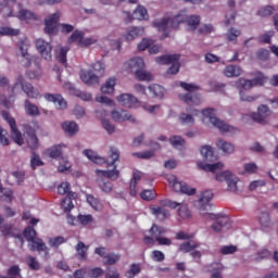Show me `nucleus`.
I'll return each instance as SVG.
<instances>
[{
  "label": "nucleus",
  "instance_id": "f257e3e1",
  "mask_svg": "<svg viewBox=\"0 0 278 278\" xmlns=\"http://www.w3.org/2000/svg\"><path fill=\"white\" fill-rule=\"evenodd\" d=\"M181 23L187 25V29L189 31H194V29L201 25V16L187 15L186 12L180 11L173 17H164L162 20L154 21L153 26L156 27L159 31H163L162 40H164V38H168L170 36L168 26H170L172 29H178Z\"/></svg>",
  "mask_w": 278,
  "mask_h": 278
},
{
  "label": "nucleus",
  "instance_id": "f03ea898",
  "mask_svg": "<svg viewBox=\"0 0 278 278\" xmlns=\"http://www.w3.org/2000/svg\"><path fill=\"white\" fill-rule=\"evenodd\" d=\"M212 199H214V192H212V190L203 191L198 200V207L200 210V214L204 216V218L215 220L211 227L213 231L220 233L223 228L229 225V216L225 214L205 213L206 210H210L211 207L210 201H212Z\"/></svg>",
  "mask_w": 278,
  "mask_h": 278
},
{
  "label": "nucleus",
  "instance_id": "7ed1b4c3",
  "mask_svg": "<svg viewBox=\"0 0 278 278\" xmlns=\"http://www.w3.org/2000/svg\"><path fill=\"white\" fill-rule=\"evenodd\" d=\"M110 157L112 160L111 163H108V168L110 166H113V169L103 170V169H96V175L99 177L98 179V186L102 190V192L110 193V191L113 189V185L109 179H112L113 181H116L118 179L121 172H118V165L116 162L121 160V152L118 149L111 147L110 148ZM106 177L108 179L103 178Z\"/></svg>",
  "mask_w": 278,
  "mask_h": 278
},
{
  "label": "nucleus",
  "instance_id": "20e7f679",
  "mask_svg": "<svg viewBox=\"0 0 278 278\" xmlns=\"http://www.w3.org/2000/svg\"><path fill=\"white\" fill-rule=\"evenodd\" d=\"M38 233L36 232V229L31 226H27L24 229V238L27 240V242H31L30 244V251H37L38 253H45V258L49 260V248L42 241V239L37 238Z\"/></svg>",
  "mask_w": 278,
  "mask_h": 278
},
{
  "label": "nucleus",
  "instance_id": "39448f33",
  "mask_svg": "<svg viewBox=\"0 0 278 278\" xmlns=\"http://www.w3.org/2000/svg\"><path fill=\"white\" fill-rule=\"evenodd\" d=\"M179 86L180 88H182V90H186V92H188L179 94L180 101H184V103H187V105L201 104V96L194 93L197 92V90H200L201 87H199L197 84H188L186 81H180Z\"/></svg>",
  "mask_w": 278,
  "mask_h": 278
},
{
  "label": "nucleus",
  "instance_id": "423d86ee",
  "mask_svg": "<svg viewBox=\"0 0 278 278\" xmlns=\"http://www.w3.org/2000/svg\"><path fill=\"white\" fill-rule=\"evenodd\" d=\"M103 73H105V65L98 61L92 65V71H83L80 73V79L87 86H96V84H99V77H102Z\"/></svg>",
  "mask_w": 278,
  "mask_h": 278
},
{
  "label": "nucleus",
  "instance_id": "0eeeda50",
  "mask_svg": "<svg viewBox=\"0 0 278 278\" xmlns=\"http://www.w3.org/2000/svg\"><path fill=\"white\" fill-rule=\"evenodd\" d=\"M17 55L23 58L22 62H24L25 68H30L31 64H35L37 68H40V59L31 56V54H29V40H27V38L21 39L17 43Z\"/></svg>",
  "mask_w": 278,
  "mask_h": 278
},
{
  "label": "nucleus",
  "instance_id": "6e6552de",
  "mask_svg": "<svg viewBox=\"0 0 278 278\" xmlns=\"http://www.w3.org/2000/svg\"><path fill=\"white\" fill-rule=\"evenodd\" d=\"M202 116L204 117L203 121H210L213 124V127H216L223 134H227V131H231V126L226 124L225 122L220 121L216 117V110L215 109H204L202 110Z\"/></svg>",
  "mask_w": 278,
  "mask_h": 278
},
{
  "label": "nucleus",
  "instance_id": "1a4fd4ad",
  "mask_svg": "<svg viewBox=\"0 0 278 278\" xmlns=\"http://www.w3.org/2000/svg\"><path fill=\"white\" fill-rule=\"evenodd\" d=\"M59 194H67L62 201L61 206L63 207L64 212H71L75 205L73 204V199H75V192L71 191V184L68 182H61L58 187Z\"/></svg>",
  "mask_w": 278,
  "mask_h": 278
},
{
  "label": "nucleus",
  "instance_id": "9d476101",
  "mask_svg": "<svg viewBox=\"0 0 278 278\" xmlns=\"http://www.w3.org/2000/svg\"><path fill=\"white\" fill-rule=\"evenodd\" d=\"M161 205H164V207H170V210H177L178 207V216H180L182 218V220H188L190 218H192V212L190 211V208H188V204H186L185 202H176L173 200H162Z\"/></svg>",
  "mask_w": 278,
  "mask_h": 278
},
{
  "label": "nucleus",
  "instance_id": "9b49d317",
  "mask_svg": "<svg viewBox=\"0 0 278 278\" xmlns=\"http://www.w3.org/2000/svg\"><path fill=\"white\" fill-rule=\"evenodd\" d=\"M236 89L239 90L240 101H247L248 103H253V101H257L260 97L257 96H247L243 90H251L253 87V81L247 78H239L235 83Z\"/></svg>",
  "mask_w": 278,
  "mask_h": 278
},
{
  "label": "nucleus",
  "instance_id": "f8f14e48",
  "mask_svg": "<svg viewBox=\"0 0 278 278\" xmlns=\"http://www.w3.org/2000/svg\"><path fill=\"white\" fill-rule=\"evenodd\" d=\"M86 34L83 30H75L71 37L68 38V42L73 43L76 42L77 47L80 49H86L88 47H92V45H97L98 39L94 37H87L84 38Z\"/></svg>",
  "mask_w": 278,
  "mask_h": 278
},
{
  "label": "nucleus",
  "instance_id": "ddd939ff",
  "mask_svg": "<svg viewBox=\"0 0 278 278\" xmlns=\"http://www.w3.org/2000/svg\"><path fill=\"white\" fill-rule=\"evenodd\" d=\"M179 54H164L155 59L156 64H172L168 68V75H177L179 73Z\"/></svg>",
  "mask_w": 278,
  "mask_h": 278
},
{
  "label": "nucleus",
  "instance_id": "4468645a",
  "mask_svg": "<svg viewBox=\"0 0 278 278\" xmlns=\"http://www.w3.org/2000/svg\"><path fill=\"white\" fill-rule=\"evenodd\" d=\"M2 116L4 121H7L8 125L11 127V138L14 140L16 144L23 146V134H21V130L16 127V119L14 117L10 116V113L8 111L2 112Z\"/></svg>",
  "mask_w": 278,
  "mask_h": 278
},
{
  "label": "nucleus",
  "instance_id": "2eb2a0df",
  "mask_svg": "<svg viewBox=\"0 0 278 278\" xmlns=\"http://www.w3.org/2000/svg\"><path fill=\"white\" fill-rule=\"evenodd\" d=\"M24 136L26 139V144L29 150L34 153L38 147H40V141L38 140V136L36 135V128L26 125L24 127Z\"/></svg>",
  "mask_w": 278,
  "mask_h": 278
},
{
  "label": "nucleus",
  "instance_id": "dca6fc26",
  "mask_svg": "<svg viewBox=\"0 0 278 278\" xmlns=\"http://www.w3.org/2000/svg\"><path fill=\"white\" fill-rule=\"evenodd\" d=\"M270 114H273L270 108H268V105L261 104L257 108V112L252 113V119L260 125H266V123H268V116H270Z\"/></svg>",
  "mask_w": 278,
  "mask_h": 278
},
{
  "label": "nucleus",
  "instance_id": "f3484780",
  "mask_svg": "<svg viewBox=\"0 0 278 278\" xmlns=\"http://www.w3.org/2000/svg\"><path fill=\"white\" fill-rule=\"evenodd\" d=\"M35 47L40 53L41 58H43V60L49 61L53 58V55L51 54V51H53V47H51V43L47 42L45 39H37L35 41Z\"/></svg>",
  "mask_w": 278,
  "mask_h": 278
},
{
  "label": "nucleus",
  "instance_id": "a211bd4d",
  "mask_svg": "<svg viewBox=\"0 0 278 278\" xmlns=\"http://www.w3.org/2000/svg\"><path fill=\"white\" fill-rule=\"evenodd\" d=\"M166 231V228L159 226L157 224H153L149 230L152 237L146 236L143 238V242L146 244H153L159 238H162Z\"/></svg>",
  "mask_w": 278,
  "mask_h": 278
},
{
  "label": "nucleus",
  "instance_id": "6ab92c4d",
  "mask_svg": "<svg viewBox=\"0 0 278 278\" xmlns=\"http://www.w3.org/2000/svg\"><path fill=\"white\" fill-rule=\"evenodd\" d=\"M60 21V12H55L46 18L45 22V33L49 34V36H55L58 34V22Z\"/></svg>",
  "mask_w": 278,
  "mask_h": 278
},
{
  "label": "nucleus",
  "instance_id": "aec40b11",
  "mask_svg": "<svg viewBox=\"0 0 278 278\" xmlns=\"http://www.w3.org/2000/svg\"><path fill=\"white\" fill-rule=\"evenodd\" d=\"M172 181H173V188L175 192H181V194H188V197H192L193 194H197V189L191 188L186 182L177 181V177L172 176Z\"/></svg>",
  "mask_w": 278,
  "mask_h": 278
},
{
  "label": "nucleus",
  "instance_id": "412c9836",
  "mask_svg": "<svg viewBox=\"0 0 278 278\" xmlns=\"http://www.w3.org/2000/svg\"><path fill=\"white\" fill-rule=\"evenodd\" d=\"M127 18L125 20L126 23H131V21H147L149 18V13L147 9L142 5L137 7L134 11L132 16L131 13L125 12Z\"/></svg>",
  "mask_w": 278,
  "mask_h": 278
},
{
  "label": "nucleus",
  "instance_id": "4be33fe9",
  "mask_svg": "<svg viewBox=\"0 0 278 278\" xmlns=\"http://www.w3.org/2000/svg\"><path fill=\"white\" fill-rule=\"evenodd\" d=\"M126 68L129 73L136 75L138 71L144 70V60L140 56H136L126 62Z\"/></svg>",
  "mask_w": 278,
  "mask_h": 278
},
{
  "label": "nucleus",
  "instance_id": "5701e85b",
  "mask_svg": "<svg viewBox=\"0 0 278 278\" xmlns=\"http://www.w3.org/2000/svg\"><path fill=\"white\" fill-rule=\"evenodd\" d=\"M111 116L115 123H125V121H130V123H136V118L129 112L121 109V110H114L111 113Z\"/></svg>",
  "mask_w": 278,
  "mask_h": 278
},
{
  "label": "nucleus",
  "instance_id": "b1692460",
  "mask_svg": "<svg viewBox=\"0 0 278 278\" xmlns=\"http://www.w3.org/2000/svg\"><path fill=\"white\" fill-rule=\"evenodd\" d=\"M116 101L119 105H123V108H136V105H138V98L130 93H122L116 98Z\"/></svg>",
  "mask_w": 278,
  "mask_h": 278
},
{
  "label": "nucleus",
  "instance_id": "393cba45",
  "mask_svg": "<svg viewBox=\"0 0 278 278\" xmlns=\"http://www.w3.org/2000/svg\"><path fill=\"white\" fill-rule=\"evenodd\" d=\"M43 97L46 101L54 103L55 108L59 110H66L67 103L66 100L63 99L62 94L46 93Z\"/></svg>",
  "mask_w": 278,
  "mask_h": 278
},
{
  "label": "nucleus",
  "instance_id": "a878e982",
  "mask_svg": "<svg viewBox=\"0 0 278 278\" xmlns=\"http://www.w3.org/2000/svg\"><path fill=\"white\" fill-rule=\"evenodd\" d=\"M150 212L155 216L156 220H166L168 216H170V212L166 210L164 206H150Z\"/></svg>",
  "mask_w": 278,
  "mask_h": 278
},
{
  "label": "nucleus",
  "instance_id": "bb28decb",
  "mask_svg": "<svg viewBox=\"0 0 278 278\" xmlns=\"http://www.w3.org/2000/svg\"><path fill=\"white\" fill-rule=\"evenodd\" d=\"M23 86H25V77L23 75H18L15 78L14 85L8 88L9 92H11V97H16V94H21V92H23Z\"/></svg>",
  "mask_w": 278,
  "mask_h": 278
},
{
  "label": "nucleus",
  "instance_id": "cd10ccee",
  "mask_svg": "<svg viewBox=\"0 0 278 278\" xmlns=\"http://www.w3.org/2000/svg\"><path fill=\"white\" fill-rule=\"evenodd\" d=\"M200 153L205 162H216V160H218V156H216L211 146H202Z\"/></svg>",
  "mask_w": 278,
  "mask_h": 278
},
{
  "label": "nucleus",
  "instance_id": "c85d7f7f",
  "mask_svg": "<svg viewBox=\"0 0 278 278\" xmlns=\"http://www.w3.org/2000/svg\"><path fill=\"white\" fill-rule=\"evenodd\" d=\"M23 92L28 99H38L40 97V91L31 83H24Z\"/></svg>",
  "mask_w": 278,
  "mask_h": 278
},
{
  "label": "nucleus",
  "instance_id": "c756f323",
  "mask_svg": "<svg viewBox=\"0 0 278 278\" xmlns=\"http://www.w3.org/2000/svg\"><path fill=\"white\" fill-rule=\"evenodd\" d=\"M216 147L219 149V151H223L226 155H231L233 151H236V147L231 142H227L223 139H218L216 141Z\"/></svg>",
  "mask_w": 278,
  "mask_h": 278
},
{
  "label": "nucleus",
  "instance_id": "7c9ffc66",
  "mask_svg": "<svg viewBox=\"0 0 278 278\" xmlns=\"http://www.w3.org/2000/svg\"><path fill=\"white\" fill-rule=\"evenodd\" d=\"M24 110L27 116H33L34 118H36V116H40V109L29 100L24 101Z\"/></svg>",
  "mask_w": 278,
  "mask_h": 278
},
{
  "label": "nucleus",
  "instance_id": "2f4dec72",
  "mask_svg": "<svg viewBox=\"0 0 278 278\" xmlns=\"http://www.w3.org/2000/svg\"><path fill=\"white\" fill-rule=\"evenodd\" d=\"M224 75L226 77H240V75H242V67L238 65H227L224 68Z\"/></svg>",
  "mask_w": 278,
  "mask_h": 278
},
{
  "label": "nucleus",
  "instance_id": "473e14b6",
  "mask_svg": "<svg viewBox=\"0 0 278 278\" xmlns=\"http://www.w3.org/2000/svg\"><path fill=\"white\" fill-rule=\"evenodd\" d=\"M140 179H142V174L140 172H135L132 175V179L130 180V197H137L138 195V191L136 190L137 186H138V181H140Z\"/></svg>",
  "mask_w": 278,
  "mask_h": 278
},
{
  "label": "nucleus",
  "instance_id": "72a5a7b5",
  "mask_svg": "<svg viewBox=\"0 0 278 278\" xmlns=\"http://www.w3.org/2000/svg\"><path fill=\"white\" fill-rule=\"evenodd\" d=\"M62 129L65 134H68V136H75V134L79 131V126L75 122H64L62 124Z\"/></svg>",
  "mask_w": 278,
  "mask_h": 278
},
{
  "label": "nucleus",
  "instance_id": "f704fd0d",
  "mask_svg": "<svg viewBox=\"0 0 278 278\" xmlns=\"http://www.w3.org/2000/svg\"><path fill=\"white\" fill-rule=\"evenodd\" d=\"M144 34V28L132 27L125 35L124 38L128 41L136 40L138 36H142Z\"/></svg>",
  "mask_w": 278,
  "mask_h": 278
},
{
  "label": "nucleus",
  "instance_id": "c9c22d12",
  "mask_svg": "<svg viewBox=\"0 0 278 278\" xmlns=\"http://www.w3.org/2000/svg\"><path fill=\"white\" fill-rule=\"evenodd\" d=\"M199 168H202V170H205L206 173H215L217 170H222L224 164L220 162L214 163V164H202L198 163Z\"/></svg>",
  "mask_w": 278,
  "mask_h": 278
},
{
  "label": "nucleus",
  "instance_id": "e433bc0d",
  "mask_svg": "<svg viewBox=\"0 0 278 278\" xmlns=\"http://www.w3.org/2000/svg\"><path fill=\"white\" fill-rule=\"evenodd\" d=\"M84 155L93 162V164H105V159L97 155V152L92 150H84Z\"/></svg>",
  "mask_w": 278,
  "mask_h": 278
},
{
  "label": "nucleus",
  "instance_id": "4c0bfd02",
  "mask_svg": "<svg viewBox=\"0 0 278 278\" xmlns=\"http://www.w3.org/2000/svg\"><path fill=\"white\" fill-rule=\"evenodd\" d=\"M142 273V267L140 266V263H132L129 266V269L126 271L125 277L126 278H134L137 275H140Z\"/></svg>",
  "mask_w": 278,
  "mask_h": 278
},
{
  "label": "nucleus",
  "instance_id": "58836bf2",
  "mask_svg": "<svg viewBox=\"0 0 278 278\" xmlns=\"http://www.w3.org/2000/svg\"><path fill=\"white\" fill-rule=\"evenodd\" d=\"M115 86L116 79L114 77L109 78L106 83L101 87V92H103V94H112V92H114Z\"/></svg>",
  "mask_w": 278,
  "mask_h": 278
},
{
  "label": "nucleus",
  "instance_id": "ea45409f",
  "mask_svg": "<svg viewBox=\"0 0 278 278\" xmlns=\"http://www.w3.org/2000/svg\"><path fill=\"white\" fill-rule=\"evenodd\" d=\"M194 249H199V243L192 242V241H187L180 244L178 251L180 253H190L191 251H194Z\"/></svg>",
  "mask_w": 278,
  "mask_h": 278
},
{
  "label": "nucleus",
  "instance_id": "a19ab883",
  "mask_svg": "<svg viewBox=\"0 0 278 278\" xmlns=\"http://www.w3.org/2000/svg\"><path fill=\"white\" fill-rule=\"evenodd\" d=\"M258 223H260L261 227H263V229L270 227V225H271L270 213H268V212L261 213L258 216Z\"/></svg>",
  "mask_w": 278,
  "mask_h": 278
},
{
  "label": "nucleus",
  "instance_id": "79ce46f5",
  "mask_svg": "<svg viewBox=\"0 0 278 278\" xmlns=\"http://www.w3.org/2000/svg\"><path fill=\"white\" fill-rule=\"evenodd\" d=\"M136 79H138V81H153V76L151 75V73L144 71V70H139L136 74H135Z\"/></svg>",
  "mask_w": 278,
  "mask_h": 278
},
{
  "label": "nucleus",
  "instance_id": "37998d69",
  "mask_svg": "<svg viewBox=\"0 0 278 278\" xmlns=\"http://www.w3.org/2000/svg\"><path fill=\"white\" fill-rule=\"evenodd\" d=\"M17 18H20V21H36V14L28 10L22 9L17 14Z\"/></svg>",
  "mask_w": 278,
  "mask_h": 278
},
{
  "label": "nucleus",
  "instance_id": "c03bdc74",
  "mask_svg": "<svg viewBox=\"0 0 278 278\" xmlns=\"http://www.w3.org/2000/svg\"><path fill=\"white\" fill-rule=\"evenodd\" d=\"M76 251L78 254V260L86 261L87 260V252H88V247L81 241H79L76 245Z\"/></svg>",
  "mask_w": 278,
  "mask_h": 278
},
{
  "label": "nucleus",
  "instance_id": "a18cd8bd",
  "mask_svg": "<svg viewBox=\"0 0 278 278\" xmlns=\"http://www.w3.org/2000/svg\"><path fill=\"white\" fill-rule=\"evenodd\" d=\"M49 157L53 160H58V157H62V147L61 146H53L47 150Z\"/></svg>",
  "mask_w": 278,
  "mask_h": 278
},
{
  "label": "nucleus",
  "instance_id": "49530a36",
  "mask_svg": "<svg viewBox=\"0 0 278 278\" xmlns=\"http://www.w3.org/2000/svg\"><path fill=\"white\" fill-rule=\"evenodd\" d=\"M119 261L121 254L109 253L104 258V264H106L108 266H114V264H117V262Z\"/></svg>",
  "mask_w": 278,
  "mask_h": 278
},
{
  "label": "nucleus",
  "instance_id": "de8ad7c7",
  "mask_svg": "<svg viewBox=\"0 0 278 278\" xmlns=\"http://www.w3.org/2000/svg\"><path fill=\"white\" fill-rule=\"evenodd\" d=\"M273 253L268 249H262L256 253L255 262H262L263 260H270Z\"/></svg>",
  "mask_w": 278,
  "mask_h": 278
},
{
  "label": "nucleus",
  "instance_id": "09e8293b",
  "mask_svg": "<svg viewBox=\"0 0 278 278\" xmlns=\"http://www.w3.org/2000/svg\"><path fill=\"white\" fill-rule=\"evenodd\" d=\"M149 90L153 94V97H157L159 99H162V97H164V87L160 85H151L149 87Z\"/></svg>",
  "mask_w": 278,
  "mask_h": 278
},
{
  "label": "nucleus",
  "instance_id": "8fccbe9b",
  "mask_svg": "<svg viewBox=\"0 0 278 278\" xmlns=\"http://www.w3.org/2000/svg\"><path fill=\"white\" fill-rule=\"evenodd\" d=\"M227 186L228 192H238V177L232 174L227 181Z\"/></svg>",
  "mask_w": 278,
  "mask_h": 278
},
{
  "label": "nucleus",
  "instance_id": "3c124183",
  "mask_svg": "<svg viewBox=\"0 0 278 278\" xmlns=\"http://www.w3.org/2000/svg\"><path fill=\"white\" fill-rule=\"evenodd\" d=\"M21 34V30L14 29L8 26H1L0 27V36H18Z\"/></svg>",
  "mask_w": 278,
  "mask_h": 278
},
{
  "label": "nucleus",
  "instance_id": "603ef678",
  "mask_svg": "<svg viewBox=\"0 0 278 278\" xmlns=\"http://www.w3.org/2000/svg\"><path fill=\"white\" fill-rule=\"evenodd\" d=\"M33 156L30 159V166L33 170H36L38 166H45V162L40 160V155L36 154V152H31Z\"/></svg>",
  "mask_w": 278,
  "mask_h": 278
},
{
  "label": "nucleus",
  "instance_id": "864d4df0",
  "mask_svg": "<svg viewBox=\"0 0 278 278\" xmlns=\"http://www.w3.org/2000/svg\"><path fill=\"white\" fill-rule=\"evenodd\" d=\"M48 242L50 247H53V249H60L61 244H64V242H66V239H64V237L62 236H59L50 238Z\"/></svg>",
  "mask_w": 278,
  "mask_h": 278
},
{
  "label": "nucleus",
  "instance_id": "5fc2aeb1",
  "mask_svg": "<svg viewBox=\"0 0 278 278\" xmlns=\"http://www.w3.org/2000/svg\"><path fill=\"white\" fill-rule=\"evenodd\" d=\"M252 86L255 88V86H264L266 84V77L264 73L257 72L256 77L251 79Z\"/></svg>",
  "mask_w": 278,
  "mask_h": 278
},
{
  "label": "nucleus",
  "instance_id": "6e6d98bb",
  "mask_svg": "<svg viewBox=\"0 0 278 278\" xmlns=\"http://www.w3.org/2000/svg\"><path fill=\"white\" fill-rule=\"evenodd\" d=\"M169 142L174 149H179V147H184L186 144V140L180 136H173L169 138Z\"/></svg>",
  "mask_w": 278,
  "mask_h": 278
},
{
  "label": "nucleus",
  "instance_id": "4d7b16f0",
  "mask_svg": "<svg viewBox=\"0 0 278 278\" xmlns=\"http://www.w3.org/2000/svg\"><path fill=\"white\" fill-rule=\"evenodd\" d=\"M8 278H18L21 277V267L18 265L11 266L7 271Z\"/></svg>",
  "mask_w": 278,
  "mask_h": 278
},
{
  "label": "nucleus",
  "instance_id": "13d9d810",
  "mask_svg": "<svg viewBox=\"0 0 278 278\" xmlns=\"http://www.w3.org/2000/svg\"><path fill=\"white\" fill-rule=\"evenodd\" d=\"M240 34H242L240 30H238V29L231 27V28L227 31L226 36H227L229 42H238V36H240Z\"/></svg>",
  "mask_w": 278,
  "mask_h": 278
},
{
  "label": "nucleus",
  "instance_id": "bf43d9fd",
  "mask_svg": "<svg viewBox=\"0 0 278 278\" xmlns=\"http://www.w3.org/2000/svg\"><path fill=\"white\" fill-rule=\"evenodd\" d=\"M238 252V245H224L219 249V253L222 255H233V253Z\"/></svg>",
  "mask_w": 278,
  "mask_h": 278
},
{
  "label": "nucleus",
  "instance_id": "052dcab7",
  "mask_svg": "<svg viewBox=\"0 0 278 278\" xmlns=\"http://www.w3.org/2000/svg\"><path fill=\"white\" fill-rule=\"evenodd\" d=\"M26 262L30 270H38L40 268V263L31 255L26 257Z\"/></svg>",
  "mask_w": 278,
  "mask_h": 278
},
{
  "label": "nucleus",
  "instance_id": "680f3d73",
  "mask_svg": "<svg viewBox=\"0 0 278 278\" xmlns=\"http://www.w3.org/2000/svg\"><path fill=\"white\" fill-rule=\"evenodd\" d=\"M71 162L68 160L61 157L60 159V165L58 167L59 173H66V170H71Z\"/></svg>",
  "mask_w": 278,
  "mask_h": 278
},
{
  "label": "nucleus",
  "instance_id": "e2e57ef3",
  "mask_svg": "<svg viewBox=\"0 0 278 278\" xmlns=\"http://www.w3.org/2000/svg\"><path fill=\"white\" fill-rule=\"evenodd\" d=\"M152 45H155L154 40L143 38L141 42L138 45V51H147V49H150Z\"/></svg>",
  "mask_w": 278,
  "mask_h": 278
},
{
  "label": "nucleus",
  "instance_id": "0e129e2a",
  "mask_svg": "<svg viewBox=\"0 0 278 278\" xmlns=\"http://www.w3.org/2000/svg\"><path fill=\"white\" fill-rule=\"evenodd\" d=\"M86 199L87 203H89V205H91L93 210H99V207H101V202L99 201V199L94 198V195L87 194Z\"/></svg>",
  "mask_w": 278,
  "mask_h": 278
},
{
  "label": "nucleus",
  "instance_id": "69168bd1",
  "mask_svg": "<svg viewBox=\"0 0 278 278\" xmlns=\"http://www.w3.org/2000/svg\"><path fill=\"white\" fill-rule=\"evenodd\" d=\"M273 12H275V8L273 5H267L265 8L260 9L257 15L266 18V16H271Z\"/></svg>",
  "mask_w": 278,
  "mask_h": 278
},
{
  "label": "nucleus",
  "instance_id": "338daca9",
  "mask_svg": "<svg viewBox=\"0 0 278 278\" xmlns=\"http://www.w3.org/2000/svg\"><path fill=\"white\" fill-rule=\"evenodd\" d=\"M140 197L143 201H153V199L156 197V193L153 190H143L140 193Z\"/></svg>",
  "mask_w": 278,
  "mask_h": 278
},
{
  "label": "nucleus",
  "instance_id": "774afa93",
  "mask_svg": "<svg viewBox=\"0 0 278 278\" xmlns=\"http://www.w3.org/2000/svg\"><path fill=\"white\" fill-rule=\"evenodd\" d=\"M88 277L89 278H99V277H103V269L101 267H94L91 268L88 271Z\"/></svg>",
  "mask_w": 278,
  "mask_h": 278
}]
</instances>
